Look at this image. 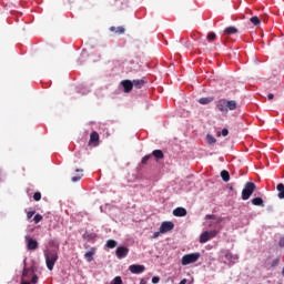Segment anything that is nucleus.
I'll return each instance as SVG.
<instances>
[{
	"instance_id": "33",
	"label": "nucleus",
	"mask_w": 284,
	"mask_h": 284,
	"mask_svg": "<svg viewBox=\"0 0 284 284\" xmlns=\"http://www.w3.org/2000/svg\"><path fill=\"white\" fill-rule=\"evenodd\" d=\"M33 199H34V201H41V192H36L33 194Z\"/></svg>"
},
{
	"instance_id": "38",
	"label": "nucleus",
	"mask_w": 284,
	"mask_h": 284,
	"mask_svg": "<svg viewBox=\"0 0 284 284\" xmlns=\"http://www.w3.org/2000/svg\"><path fill=\"white\" fill-rule=\"evenodd\" d=\"M161 231L153 233L152 239H159Z\"/></svg>"
},
{
	"instance_id": "28",
	"label": "nucleus",
	"mask_w": 284,
	"mask_h": 284,
	"mask_svg": "<svg viewBox=\"0 0 284 284\" xmlns=\"http://www.w3.org/2000/svg\"><path fill=\"white\" fill-rule=\"evenodd\" d=\"M152 159V155H145L144 158H142L141 163L142 165H148V161H150Z\"/></svg>"
},
{
	"instance_id": "17",
	"label": "nucleus",
	"mask_w": 284,
	"mask_h": 284,
	"mask_svg": "<svg viewBox=\"0 0 284 284\" xmlns=\"http://www.w3.org/2000/svg\"><path fill=\"white\" fill-rule=\"evenodd\" d=\"M212 101H214V98H213V97L201 98V99L199 100V103H200L201 105H207V104L212 103Z\"/></svg>"
},
{
	"instance_id": "13",
	"label": "nucleus",
	"mask_w": 284,
	"mask_h": 284,
	"mask_svg": "<svg viewBox=\"0 0 284 284\" xmlns=\"http://www.w3.org/2000/svg\"><path fill=\"white\" fill-rule=\"evenodd\" d=\"M173 216H187V210L184 207H176L173 210Z\"/></svg>"
},
{
	"instance_id": "39",
	"label": "nucleus",
	"mask_w": 284,
	"mask_h": 284,
	"mask_svg": "<svg viewBox=\"0 0 284 284\" xmlns=\"http://www.w3.org/2000/svg\"><path fill=\"white\" fill-rule=\"evenodd\" d=\"M50 245H53V247H57V250H59V243L54 242V241H51L50 242Z\"/></svg>"
},
{
	"instance_id": "18",
	"label": "nucleus",
	"mask_w": 284,
	"mask_h": 284,
	"mask_svg": "<svg viewBox=\"0 0 284 284\" xmlns=\"http://www.w3.org/2000/svg\"><path fill=\"white\" fill-rule=\"evenodd\" d=\"M132 83H133V88H136L138 90H141V88L145 85L144 80H133Z\"/></svg>"
},
{
	"instance_id": "2",
	"label": "nucleus",
	"mask_w": 284,
	"mask_h": 284,
	"mask_svg": "<svg viewBox=\"0 0 284 284\" xmlns=\"http://www.w3.org/2000/svg\"><path fill=\"white\" fill-rule=\"evenodd\" d=\"M256 191V184L254 182H246L242 190V200L248 201L250 196Z\"/></svg>"
},
{
	"instance_id": "25",
	"label": "nucleus",
	"mask_w": 284,
	"mask_h": 284,
	"mask_svg": "<svg viewBox=\"0 0 284 284\" xmlns=\"http://www.w3.org/2000/svg\"><path fill=\"white\" fill-rule=\"evenodd\" d=\"M250 21L253 23V26H261V19H258L256 16L252 17Z\"/></svg>"
},
{
	"instance_id": "3",
	"label": "nucleus",
	"mask_w": 284,
	"mask_h": 284,
	"mask_svg": "<svg viewBox=\"0 0 284 284\" xmlns=\"http://www.w3.org/2000/svg\"><path fill=\"white\" fill-rule=\"evenodd\" d=\"M199 258H201V253L185 254L182 257L181 263H182V265H192V263H196V261H199Z\"/></svg>"
},
{
	"instance_id": "37",
	"label": "nucleus",
	"mask_w": 284,
	"mask_h": 284,
	"mask_svg": "<svg viewBox=\"0 0 284 284\" xmlns=\"http://www.w3.org/2000/svg\"><path fill=\"white\" fill-rule=\"evenodd\" d=\"M159 281H161V278L159 276L152 277V283L156 284V283H159Z\"/></svg>"
},
{
	"instance_id": "34",
	"label": "nucleus",
	"mask_w": 284,
	"mask_h": 284,
	"mask_svg": "<svg viewBox=\"0 0 284 284\" xmlns=\"http://www.w3.org/2000/svg\"><path fill=\"white\" fill-rule=\"evenodd\" d=\"M209 233V239H214V236H216L217 232L216 231H207Z\"/></svg>"
},
{
	"instance_id": "35",
	"label": "nucleus",
	"mask_w": 284,
	"mask_h": 284,
	"mask_svg": "<svg viewBox=\"0 0 284 284\" xmlns=\"http://www.w3.org/2000/svg\"><path fill=\"white\" fill-rule=\"evenodd\" d=\"M83 176V174L81 176H73L71 179L72 183H77V181H81V178Z\"/></svg>"
},
{
	"instance_id": "43",
	"label": "nucleus",
	"mask_w": 284,
	"mask_h": 284,
	"mask_svg": "<svg viewBox=\"0 0 284 284\" xmlns=\"http://www.w3.org/2000/svg\"><path fill=\"white\" fill-rule=\"evenodd\" d=\"M20 284H31L30 281L28 280H21V283Z\"/></svg>"
},
{
	"instance_id": "11",
	"label": "nucleus",
	"mask_w": 284,
	"mask_h": 284,
	"mask_svg": "<svg viewBox=\"0 0 284 284\" xmlns=\"http://www.w3.org/2000/svg\"><path fill=\"white\" fill-rule=\"evenodd\" d=\"M99 133L97 131H93L90 134L89 145H93L94 148H97V145H99Z\"/></svg>"
},
{
	"instance_id": "1",
	"label": "nucleus",
	"mask_w": 284,
	"mask_h": 284,
	"mask_svg": "<svg viewBox=\"0 0 284 284\" xmlns=\"http://www.w3.org/2000/svg\"><path fill=\"white\" fill-rule=\"evenodd\" d=\"M45 265L50 272L54 270V265L59 261V252L57 250L44 251Z\"/></svg>"
},
{
	"instance_id": "15",
	"label": "nucleus",
	"mask_w": 284,
	"mask_h": 284,
	"mask_svg": "<svg viewBox=\"0 0 284 284\" xmlns=\"http://www.w3.org/2000/svg\"><path fill=\"white\" fill-rule=\"evenodd\" d=\"M110 32H114L115 34H124L125 28L123 27H111Z\"/></svg>"
},
{
	"instance_id": "45",
	"label": "nucleus",
	"mask_w": 284,
	"mask_h": 284,
	"mask_svg": "<svg viewBox=\"0 0 284 284\" xmlns=\"http://www.w3.org/2000/svg\"><path fill=\"white\" fill-rule=\"evenodd\" d=\"M75 172H83V169H77Z\"/></svg>"
},
{
	"instance_id": "40",
	"label": "nucleus",
	"mask_w": 284,
	"mask_h": 284,
	"mask_svg": "<svg viewBox=\"0 0 284 284\" xmlns=\"http://www.w3.org/2000/svg\"><path fill=\"white\" fill-rule=\"evenodd\" d=\"M205 219H206V221H210L212 219H216V216L215 215H206Z\"/></svg>"
},
{
	"instance_id": "31",
	"label": "nucleus",
	"mask_w": 284,
	"mask_h": 284,
	"mask_svg": "<svg viewBox=\"0 0 284 284\" xmlns=\"http://www.w3.org/2000/svg\"><path fill=\"white\" fill-rule=\"evenodd\" d=\"M34 214H37L36 211H29V212H27V219H28V221H30V219H32V216H34Z\"/></svg>"
},
{
	"instance_id": "44",
	"label": "nucleus",
	"mask_w": 284,
	"mask_h": 284,
	"mask_svg": "<svg viewBox=\"0 0 284 284\" xmlns=\"http://www.w3.org/2000/svg\"><path fill=\"white\" fill-rule=\"evenodd\" d=\"M140 284H148V282L142 278V280L140 281Z\"/></svg>"
},
{
	"instance_id": "41",
	"label": "nucleus",
	"mask_w": 284,
	"mask_h": 284,
	"mask_svg": "<svg viewBox=\"0 0 284 284\" xmlns=\"http://www.w3.org/2000/svg\"><path fill=\"white\" fill-rule=\"evenodd\" d=\"M280 247H284V237H282L278 242Z\"/></svg>"
},
{
	"instance_id": "8",
	"label": "nucleus",
	"mask_w": 284,
	"mask_h": 284,
	"mask_svg": "<svg viewBox=\"0 0 284 284\" xmlns=\"http://www.w3.org/2000/svg\"><path fill=\"white\" fill-rule=\"evenodd\" d=\"M216 108L222 114H227V100L221 99L216 102Z\"/></svg>"
},
{
	"instance_id": "5",
	"label": "nucleus",
	"mask_w": 284,
	"mask_h": 284,
	"mask_svg": "<svg viewBox=\"0 0 284 284\" xmlns=\"http://www.w3.org/2000/svg\"><path fill=\"white\" fill-rule=\"evenodd\" d=\"M172 230H174L173 222H162L160 226L161 234H168V232H172Z\"/></svg>"
},
{
	"instance_id": "10",
	"label": "nucleus",
	"mask_w": 284,
	"mask_h": 284,
	"mask_svg": "<svg viewBox=\"0 0 284 284\" xmlns=\"http://www.w3.org/2000/svg\"><path fill=\"white\" fill-rule=\"evenodd\" d=\"M121 85L126 94H129V92H132V89L134 88V84L131 80H123L121 82Z\"/></svg>"
},
{
	"instance_id": "9",
	"label": "nucleus",
	"mask_w": 284,
	"mask_h": 284,
	"mask_svg": "<svg viewBox=\"0 0 284 284\" xmlns=\"http://www.w3.org/2000/svg\"><path fill=\"white\" fill-rule=\"evenodd\" d=\"M115 254H116L118 258H125V256H128V254H130V248L125 247V246H120L116 248Z\"/></svg>"
},
{
	"instance_id": "42",
	"label": "nucleus",
	"mask_w": 284,
	"mask_h": 284,
	"mask_svg": "<svg viewBox=\"0 0 284 284\" xmlns=\"http://www.w3.org/2000/svg\"><path fill=\"white\" fill-rule=\"evenodd\" d=\"M267 99H268V101H272L274 99V94L273 93H268L267 94Z\"/></svg>"
},
{
	"instance_id": "36",
	"label": "nucleus",
	"mask_w": 284,
	"mask_h": 284,
	"mask_svg": "<svg viewBox=\"0 0 284 284\" xmlns=\"http://www.w3.org/2000/svg\"><path fill=\"white\" fill-rule=\"evenodd\" d=\"M230 134V131L227 129L222 130V136H227Z\"/></svg>"
},
{
	"instance_id": "26",
	"label": "nucleus",
	"mask_w": 284,
	"mask_h": 284,
	"mask_svg": "<svg viewBox=\"0 0 284 284\" xmlns=\"http://www.w3.org/2000/svg\"><path fill=\"white\" fill-rule=\"evenodd\" d=\"M206 141L210 145H214V143H216V138L212 136L211 134H207Z\"/></svg>"
},
{
	"instance_id": "24",
	"label": "nucleus",
	"mask_w": 284,
	"mask_h": 284,
	"mask_svg": "<svg viewBox=\"0 0 284 284\" xmlns=\"http://www.w3.org/2000/svg\"><path fill=\"white\" fill-rule=\"evenodd\" d=\"M106 246L109 247V250H114V247H116V241L108 240L106 241Z\"/></svg>"
},
{
	"instance_id": "19",
	"label": "nucleus",
	"mask_w": 284,
	"mask_h": 284,
	"mask_svg": "<svg viewBox=\"0 0 284 284\" xmlns=\"http://www.w3.org/2000/svg\"><path fill=\"white\" fill-rule=\"evenodd\" d=\"M239 32V29L236 27H226L224 29V34H236Z\"/></svg>"
},
{
	"instance_id": "21",
	"label": "nucleus",
	"mask_w": 284,
	"mask_h": 284,
	"mask_svg": "<svg viewBox=\"0 0 284 284\" xmlns=\"http://www.w3.org/2000/svg\"><path fill=\"white\" fill-rule=\"evenodd\" d=\"M277 196L278 199H284V184L283 183H280L277 184Z\"/></svg>"
},
{
	"instance_id": "30",
	"label": "nucleus",
	"mask_w": 284,
	"mask_h": 284,
	"mask_svg": "<svg viewBox=\"0 0 284 284\" xmlns=\"http://www.w3.org/2000/svg\"><path fill=\"white\" fill-rule=\"evenodd\" d=\"M207 39H209V41H214V40L216 39V33L210 32V33L207 34Z\"/></svg>"
},
{
	"instance_id": "27",
	"label": "nucleus",
	"mask_w": 284,
	"mask_h": 284,
	"mask_svg": "<svg viewBox=\"0 0 284 284\" xmlns=\"http://www.w3.org/2000/svg\"><path fill=\"white\" fill-rule=\"evenodd\" d=\"M110 284H123L121 276H115Z\"/></svg>"
},
{
	"instance_id": "4",
	"label": "nucleus",
	"mask_w": 284,
	"mask_h": 284,
	"mask_svg": "<svg viewBox=\"0 0 284 284\" xmlns=\"http://www.w3.org/2000/svg\"><path fill=\"white\" fill-rule=\"evenodd\" d=\"M34 275V266L24 267L21 276V281H30Z\"/></svg>"
},
{
	"instance_id": "14",
	"label": "nucleus",
	"mask_w": 284,
	"mask_h": 284,
	"mask_svg": "<svg viewBox=\"0 0 284 284\" xmlns=\"http://www.w3.org/2000/svg\"><path fill=\"white\" fill-rule=\"evenodd\" d=\"M236 108H239V104L236 103V101H234V100H226L227 112H230V110L234 111V110H236Z\"/></svg>"
},
{
	"instance_id": "6",
	"label": "nucleus",
	"mask_w": 284,
	"mask_h": 284,
	"mask_svg": "<svg viewBox=\"0 0 284 284\" xmlns=\"http://www.w3.org/2000/svg\"><path fill=\"white\" fill-rule=\"evenodd\" d=\"M131 274H143L145 272V266L141 264H132L129 266Z\"/></svg>"
},
{
	"instance_id": "46",
	"label": "nucleus",
	"mask_w": 284,
	"mask_h": 284,
	"mask_svg": "<svg viewBox=\"0 0 284 284\" xmlns=\"http://www.w3.org/2000/svg\"><path fill=\"white\" fill-rule=\"evenodd\" d=\"M225 258H230V254H226V255H225Z\"/></svg>"
},
{
	"instance_id": "12",
	"label": "nucleus",
	"mask_w": 284,
	"mask_h": 284,
	"mask_svg": "<svg viewBox=\"0 0 284 284\" xmlns=\"http://www.w3.org/2000/svg\"><path fill=\"white\" fill-rule=\"evenodd\" d=\"M94 254H97L95 248H91L84 254V258L88 261V263H92V261H94Z\"/></svg>"
},
{
	"instance_id": "32",
	"label": "nucleus",
	"mask_w": 284,
	"mask_h": 284,
	"mask_svg": "<svg viewBox=\"0 0 284 284\" xmlns=\"http://www.w3.org/2000/svg\"><path fill=\"white\" fill-rule=\"evenodd\" d=\"M31 283H33V284H38L39 283V276H37V274L32 275Z\"/></svg>"
},
{
	"instance_id": "22",
	"label": "nucleus",
	"mask_w": 284,
	"mask_h": 284,
	"mask_svg": "<svg viewBox=\"0 0 284 284\" xmlns=\"http://www.w3.org/2000/svg\"><path fill=\"white\" fill-rule=\"evenodd\" d=\"M152 156H154L159 160V159H164L165 154H163V151H161V150H154L152 152Z\"/></svg>"
},
{
	"instance_id": "29",
	"label": "nucleus",
	"mask_w": 284,
	"mask_h": 284,
	"mask_svg": "<svg viewBox=\"0 0 284 284\" xmlns=\"http://www.w3.org/2000/svg\"><path fill=\"white\" fill-rule=\"evenodd\" d=\"M34 223H41V221H43V215L41 214H36L33 217Z\"/></svg>"
},
{
	"instance_id": "20",
	"label": "nucleus",
	"mask_w": 284,
	"mask_h": 284,
	"mask_svg": "<svg viewBox=\"0 0 284 284\" xmlns=\"http://www.w3.org/2000/svg\"><path fill=\"white\" fill-rule=\"evenodd\" d=\"M207 241H210V233L205 231L200 236V243H207Z\"/></svg>"
},
{
	"instance_id": "16",
	"label": "nucleus",
	"mask_w": 284,
	"mask_h": 284,
	"mask_svg": "<svg viewBox=\"0 0 284 284\" xmlns=\"http://www.w3.org/2000/svg\"><path fill=\"white\" fill-rule=\"evenodd\" d=\"M252 204L257 206V207H265V203L261 197H254L252 199Z\"/></svg>"
},
{
	"instance_id": "7",
	"label": "nucleus",
	"mask_w": 284,
	"mask_h": 284,
	"mask_svg": "<svg viewBox=\"0 0 284 284\" xmlns=\"http://www.w3.org/2000/svg\"><path fill=\"white\" fill-rule=\"evenodd\" d=\"M26 241H27V248L29 251H34V250L39 248V242H37V240H34V239H32L30 236H27Z\"/></svg>"
},
{
	"instance_id": "23",
	"label": "nucleus",
	"mask_w": 284,
	"mask_h": 284,
	"mask_svg": "<svg viewBox=\"0 0 284 284\" xmlns=\"http://www.w3.org/2000/svg\"><path fill=\"white\" fill-rule=\"evenodd\" d=\"M221 178L223 179V181H225V183H227V181H230V172H227L226 170L222 171Z\"/></svg>"
}]
</instances>
